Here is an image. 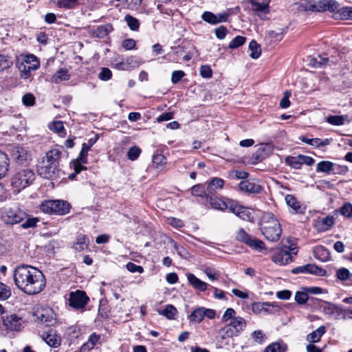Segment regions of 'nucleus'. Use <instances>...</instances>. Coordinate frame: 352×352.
<instances>
[{"instance_id": "f257e3e1", "label": "nucleus", "mask_w": 352, "mask_h": 352, "mask_svg": "<svg viewBox=\"0 0 352 352\" xmlns=\"http://www.w3.org/2000/svg\"><path fill=\"white\" fill-rule=\"evenodd\" d=\"M13 276L16 287L28 295L38 294L45 287V278L42 272L31 265L17 266Z\"/></svg>"}, {"instance_id": "f03ea898", "label": "nucleus", "mask_w": 352, "mask_h": 352, "mask_svg": "<svg viewBox=\"0 0 352 352\" xmlns=\"http://www.w3.org/2000/svg\"><path fill=\"white\" fill-rule=\"evenodd\" d=\"M258 226L263 235L270 241H277L282 234L280 223L272 212H265L262 214Z\"/></svg>"}, {"instance_id": "7ed1b4c3", "label": "nucleus", "mask_w": 352, "mask_h": 352, "mask_svg": "<svg viewBox=\"0 0 352 352\" xmlns=\"http://www.w3.org/2000/svg\"><path fill=\"white\" fill-rule=\"evenodd\" d=\"M35 179L33 170L29 168L17 170L12 176L11 184L16 192H20L30 185Z\"/></svg>"}, {"instance_id": "20e7f679", "label": "nucleus", "mask_w": 352, "mask_h": 352, "mask_svg": "<svg viewBox=\"0 0 352 352\" xmlns=\"http://www.w3.org/2000/svg\"><path fill=\"white\" fill-rule=\"evenodd\" d=\"M40 208L45 213L63 215L69 212L70 205L63 200H47L41 203Z\"/></svg>"}, {"instance_id": "39448f33", "label": "nucleus", "mask_w": 352, "mask_h": 352, "mask_svg": "<svg viewBox=\"0 0 352 352\" xmlns=\"http://www.w3.org/2000/svg\"><path fill=\"white\" fill-rule=\"evenodd\" d=\"M296 248H288L286 246L276 250L272 260L279 265H287L293 261V256L296 255Z\"/></svg>"}, {"instance_id": "423d86ee", "label": "nucleus", "mask_w": 352, "mask_h": 352, "mask_svg": "<svg viewBox=\"0 0 352 352\" xmlns=\"http://www.w3.org/2000/svg\"><path fill=\"white\" fill-rule=\"evenodd\" d=\"M27 214L17 208H6L1 212V219L7 224H16L21 222Z\"/></svg>"}, {"instance_id": "0eeeda50", "label": "nucleus", "mask_w": 352, "mask_h": 352, "mask_svg": "<svg viewBox=\"0 0 352 352\" xmlns=\"http://www.w3.org/2000/svg\"><path fill=\"white\" fill-rule=\"evenodd\" d=\"M237 241L243 242L257 250H262L265 248V243L262 241L256 238H252L243 228H239L236 234Z\"/></svg>"}, {"instance_id": "6e6552de", "label": "nucleus", "mask_w": 352, "mask_h": 352, "mask_svg": "<svg viewBox=\"0 0 352 352\" xmlns=\"http://www.w3.org/2000/svg\"><path fill=\"white\" fill-rule=\"evenodd\" d=\"M89 300L85 292L77 290L69 294V305L76 309H82L86 306Z\"/></svg>"}, {"instance_id": "1a4fd4ad", "label": "nucleus", "mask_w": 352, "mask_h": 352, "mask_svg": "<svg viewBox=\"0 0 352 352\" xmlns=\"http://www.w3.org/2000/svg\"><path fill=\"white\" fill-rule=\"evenodd\" d=\"M3 323L8 330L20 331L23 328L24 320L17 314H10L3 317Z\"/></svg>"}, {"instance_id": "9d476101", "label": "nucleus", "mask_w": 352, "mask_h": 352, "mask_svg": "<svg viewBox=\"0 0 352 352\" xmlns=\"http://www.w3.org/2000/svg\"><path fill=\"white\" fill-rule=\"evenodd\" d=\"M58 166L42 162V164L38 168L37 171L38 175L43 178L54 179L59 177Z\"/></svg>"}, {"instance_id": "9b49d317", "label": "nucleus", "mask_w": 352, "mask_h": 352, "mask_svg": "<svg viewBox=\"0 0 352 352\" xmlns=\"http://www.w3.org/2000/svg\"><path fill=\"white\" fill-rule=\"evenodd\" d=\"M247 326L246 320L241 316H237L230 320L223 327L228 330L234 337L239 336Z\"/></svg>"}, {"instance_id": "f8f14e48", "label": "nucleus", "mask_w": 352, "mask_h": 352, "mask_svg": "<svg viewBox=\"0 0 352 352\" xmlns=\"http://www.w3.org/2000/svg\"><path fill=\"white\" fill-rule=\"evenodd\" d=\"M292 272L294 274H310L316 276H323L326 274V270L314 264H307L294 268Z\"/></svg>"}, {"instance_id": "ddd939ff", "label": "nucleus", "mask_w": 352, "mask_h": 352, "mask_svg": "<svg viewBox=\"0 0 352 352\" xmlns=\"http://www.w3.org/2000/svg\"><path fill=\"white\" fill-rule=\"evenodd\" d=\"M36 316L37 320L46 326H52L55 323V314L53 310L49 307L37 310Z\"/></svg>"}, {"instance_id": "4468645a", "label": "nucleus", "mask_w": 352, "mask_h": 352, "mask_svg": "<svg viewBox=\"0 0 352 352\" xmlns=\"http://www.w3.org/2000/svg\"><path fill=\"white\" fill-rule=\"evenodd\" d=\"M234 337L225 327L221 328L215 338V344L217 349H223L230 345V339Z\"/></svg>"}, {"instance_id": "2eb2a0df", "label": "nucleus", "mask_w": 352, "mask_h": 352, "mask_svg": "<svg viewBox=\"0 0 352 352\" xmlns=\"http://www.w3.org/2000/svg\"><path fill=\"white\" fill-rule=\"evenodd\" d=\"M251 8L260 17L267 14L270 11L269 3L261 0H249Z\"/></svg>"}, {"instance_id": "dca6fc26", "label": "nucleus", "mask_w": 352, "mask_h": 352, "mask_svg": "<svg viewBox=\"0 0 352 352\" xmlns=\"http://www.w3.org/2000/svg\"><path fill=\"white\" fill-rule=\"evenodd\" d=\"M339 7V3L335 0H320L316 1V12L330 11L336 12Z\"/></svg>"}, {"instance_id": "f3484780", "label": "nucleus", "mask_w": 352, "mask_h": 352, "mask_svg": "<svg viewBox=\"0 0 352 352\" xmlns=\"http://www.w3.org/2000/svg\"><path fill=\"white\" fill-rule=\"evenodd\" d=\"M89 245V238L84 234L79 233L77 234L76 239L73 242L72 248L76 252H82L87 250Z\"/></svg>"}, {"instance_id": "a211bd4d", "label": "nucleus", "mask_w": 352, "mask_h": 352, "mask_svg": "<svg viewBox=\"0 0 352 352\" xmlns=\"http://www.w3.org/2000/svg\"><path fill=\"white\" fill-rule=\"evenodd\" d=\"M334 224V218L333 217H325L322 219H318L314 221V226L319 232L328 230Z\"/></svg>"}, {"instance_id": "6ab92c4d", "label": "nucleus", "mask_w": 352, "mask_h": 352, "mask_svg": "<svg viewBox=\"0 0 352 352\" xmlns=\"http://www.w3.org/2000/svg\"><path fill=\"white\" fill-rule=\"evenodd\" d=\"M278 308V305L271 302H254L252 305V310L256 314L264 313H272V309Z\"/></svg>"}, {"instance_id": "aec40b11", "label": "nucleus", "mask_w": 352, "mask_h": 352, "mask_svg": "<svg viewBox=\"0 0 352 352\" xmlns=\"http://www.w3.org/2000/svg\"><path fill=\"white\" fill-rule=\"evenodd\" d=\"M113 30V26L111 24L107 23L98 26L95 29L90 30L89 33L94 37L103 38L111 32Z\"/></svg>"}, {"instance_id": "412c9836", "label": "nucleus", "mask_w": 352, "mask_h": 352, "mask_svg": "<svg viewBox=\"0 0 352 352\" xmlns=\"http://www.w3.org/2000/svg\"><path fill=\"white\" fill-rule=\"evenodd\" d=\"M28 63H21L19 66V69L21 72V77L23 79L29 78L32 72L36 71L40 65L39 62L34 61L32 66L28 65Z\"/></svg>"}, {"instance_id": "4be33fe9", "label": "nucleus", "mask_w": 352, "mask_h": 352, "mask_svg": "<svg viewBox=\"0 0 352 352\" xmlns=\"http://www.w3.org/2000/svg\"><path fill=\"white\" fill-rule=\"evenodd\" d=\"M224 185V181L221 178L214 177L208 184L207 187V197L209 195H213L217 190H221Z\"/></svg>"}, {"instance_id": "5701e85b", "label": "nucleus", "mask_w": 352, "mask_h": 352, "mask_svg": "<svg viewBox=\"0 0 352 352\" xmlns=\"http://www.w3.org/2000/svg\"><path fill=\"white\" fill-rule=\"evenodd\" d=\"M12 157L19 164H23L30 160V155L25 149L22 147L16 146L12 150Z\"/></svg>"}, {"instance_id": "b1692460", "label": "nucleus", "mask_w": 352, "mask_h": 352, "mask_svg": "<svg viewBox=\"0 0 352 352\" xmlns=\"http://www.w3.org/2000/svg\"><path fill=\"white\" fill-rule=\"evenodd\" d=\"M44 341L51 347L57 348L60 345L61 339L54 332L50 331L49 333H43L42 336Z\"/></svg>"}, {"instance_id": "393cba45", "label": "nucleus", "mask_w": 352, "mask_h": 352, "mask_svg": "<svg viewBox=\"0 0 352 352\" xmlns=\"http://www.w3.org/2000/svg\"><path fill=\"white\" fill-rule=\"evenodd\" d=\"M186 276L188 283L195 289H198L201 292H204L207 289L208 284L199 279L193 274L188 273L186 274Z\"/></svg>"}, {"instance_id": "a878e982", "label": "nucleus", "mask_w": 352, "mask_h": 352, "mask_svg": "<svg viewBox=\"0 0 352 352\" xmlns=\"http://www.w3.org/2000/svg\"><path fill=\"white\" fill-rule=\"evenodd\" d=\"M239 188L243 192L250 193H258L261 190L260 185L249 180L241 182Z\"/></svg>"}, {"instance_id": "bb28decb", "label": "nucleus", "mask_w": 352, "mask_h": 352, "mask_svg": "<svg viewBox=\"0 0 352 352\" xmlns=\"http://www.w3.org/2000/svg\"><path fill=\"white\" fill-rule=\"evenodd\" d=\"M61 153L59 149L53 148L46 153L45 158L43 162L59 165Z\"/></svg>"}, {"instance_id": "cd10ccee", "label": "nucleus", "mask_w": 352, "mask_h": 352, "mask_svg": "<svg viewBox=\"0 0 352 352\" xmlns=\"http://www.w3.org/2000/svg\"><path fill=\"white\" fill-rule=\"evenodd\" d=\"M324 305L322 306V312L325 315L333 316L334 314H337V316H340L343 313V309L336 305L329 302H324Z\"/></svg>"}, {"instance_id": "c85d7f7f", "label": "nucleus", "mask_w": 352, "mask_h": 352, "mask_svg": "<svg viewBox=\"0 0 352 352\" xmlns=\"http://www.w3.org/2000/svg\"><path fill=\"white\" fill-rule=\"evenodd\" d=\"M70 78L69 72L66 69H60L53 76H52L50 82L58 84L62 81L68 80Z\"/></svg>"}, {"instance_id": "c756f323", "label": "nucleus", "mask_w": 352, "mask_h": 352, "mask_svg": "<svg viewBox=\"0 0 352 352\" xmlns=\"http://www.w3.org/2000/svg\"><path fill=\"white\" fill-rule=\"evenodd\" d=\"M10 166V160L8 155L0 151V179L6 176Z\"/></svg>"}, {"instance_id": "7c9ffc66", "label": "nucleus", "mask_w": 352, "mask_h": 352, "mask_svg": "<svg viewBox=\"0 0 352 352\" xmlns=\"http://www.w3.org/2000/svg\"><path fill=\"white\" fill-rule=\"evenodd\" d=\"M324 326H320L316 330L307 336V340L310 343H316L320 340L322 335L325 333Z\"/></svg>"}, {"instance_id": "2f4dec72", "label": "nucleus", "mask_w": 352, "mask_h": 352, "mask_svg": "<svg viewBox=\"0 0 352 352\" xmlns=\"http://www.w3.org/2000/svg\"><path fill=\"white\" fill-rule=\"evenodd\" d=\"M100 336L93 333L89 338L87 342L81 346V351L85 352L91 350L99 342Z\"/></svg>"}, {"instance_id": "473e14b6", "label": "nucleus", "mask_w": 352, "mask_h": 352, "mask_svg": "<svg viewBox=\"0 0 352 352\" xmlns=\"http://www.w3.org/2000/svg\"><path fill=\"white\" fill-rule=\"evenodd\" d=\"M207 199L209 201L211 208L214 210L223 211L226 209V200H222L218 197L208 196Z\"/></svg>"}, {"instance_id": "72a5a7b5", "label": "nucleus", "mask_w": 352, "mask_h": 352, "mask_svg": "<svg viewBox=\"0 0 352 352\" xmlns=\"http://www.w3.org/2000/svg\"><path fill=\"white\" fill-rule=\"evenodd\" d=\"M336 18H339L342 20H352V7H338V10L334 12Z\"/></svg>"}, {"instance_id": "f704fd0d", "label": "nucleus", "mask_w": 352, "mask_h": 352, "mask_svg": "<svg viewBox=\"0 0 352 352\" xmlns=\"http://www.w3.org/2000/svg\"><path fill=\"white\" fill-rule=\"evenodd\" d=\"M235 215L247 221H252L254 219V215L252 210L250 208H245L243 206H241Z\"/></svg>"}, {"instance_id": "c9c22d12", "label": "nucleus", "mask_w": 352, "mask_h": 352, "mask_svg": "<svg viewBox=\"0 0 352 352\" xmlns=\"http://www.w3.org/2000/svg\"><path fill=\"white\" fill-rule=\"evenodd\" d=\"M285 199L287 206L292 208L296 212H302L300 204L294 195H287L285 196Z\"/></svg>"}, {"instance_id": "e433bc0d", "label": "nucleus", "mask_w": 352, "mask_h": 352, "mask_svg": "<svg viewBox=\"0 0 352 352\" xmlns=\"http://www.w3.org/2000/svg\"><path fill=\"white\" fill-rule=\"evenodd\" d=\"M296 4L300 11L316 12V1L314 0H305Z\"/></svg>"}, {"instance_id": "4c0bfd02", "label": "nucleus", "mask_w": 352, "mask_h": 352, "mask_svg": "<svg viewBox=\"0 0 352 352\" xmlns=\"http://www.w3.org/2000/svg\"><path fill=\"white\" fill-rule=\"evenodd\" d=\"M287 348L283 342H273L265 348L264 352H286Z\"/></svg>"}, {"instance_id": "58836bf2", "label": "nucleus", "mask_w": 352, "mask_h": 352, "mask_svg": "<svg viewBox=\"0 0 352 352\" xmlns=\"http://www.w3.org/2000/svg\"><path fill=\"white\" fill-rule=\"evenodd\" d=\"M314 254L316 258L322 261H326L329 258V252L322 246L316 247L314 250Z\"/></svg>"}, {"instance_id": "ea45409f", "label": "nucleus", "mask_w": 352, "mask_h": 352, "mask_svg": "<svg viewBox=\"0 0 352 352\" xmlns=\"http://www.w3.org/2000/svg\"><path fill=\"white\" fill-rule=\"evenodd\" d=\"M153 164L155 168L162 170L166 164V158L162 154H156L153 157Z\"/></svg>"}, {"instance_id": "a19ab883", "label": "nucleus", "mask_w": 352, "mask_h": 352, "mask_svg": "<svg viewBox=\"0 0 352 352\" xmlns=\"http://www.w3.org/2000/svg\"><path fill=\"white\" fill-rule=\"evenodd\" d=\"M204 318V307H199L194 310L190 316V322L199 323Z\"/></svg>"}, {"instance_id": "79ce46f5", "label": "nucleus", "mask_w": 352, "mask_h": 352, "mask_svg": "<svg viewBox=\"0 0 352 352\" xmlns=\"http://www.w3.org/2000/svg\"><path fill=\"white\" fill-rule=\"evenodd\" d=\"M124 21L127 25L132 31H137L140 27V23L138 20L130 14H126L124 16Z\"/></svg>"}, {"instance_id": "37998d69", "label": "nucleus", "mask_w": 352, "mask_h": 352, "mask_svg": "<svg viewBox=\"0 0 352 352\" xmlns=\"http://www.w3.org/2000/svg\"><path fill=\"white\" fill-rule=\"evenodd\" d=\"M333 164L329 161H322L317 164V172L329 173L333 170Z\"/></svg>"}, {"instance_id": "c03bdc74", "label": "nucleus", "mask_w": 352, "mask_h": 352, "mask_svg": "<svg viewBox=\"0 0 352 352\" xmlns=\"http://www.w3.org/2000/svg\"><path fill=\"white\" fill-rule=\"evenodd\" d=\"M50 129L58 133L60 137H65L66 132L64 128L63 122L60 120L53 122Z\"/></svg>"}, {"instance_id": "a18cd8bd", "label": "nucleus", "mask_w": 352, "mask_h": 352, "mask_svg": "<svg viewBox=\"0 0 352 352\" xmlns=\"http://www.w3.org/2000/svg\"><path fill=\"white\" fill-rule=\"evenodd\" d=\"M249 49L251 50L250 57L256 59L258 58L261 53L260 45L254 41L252 40L249 43Z\"/></svg>"}, {"instance_id": "49530a36", "label": "nucleus", "mask_w": 352, "mask_h": 352, "mask_svg": "<svg viewBox=\"0 0 352 352\" xmlns=\"http://www.w3.org/2000/svg\"><path fill=\"white\" fill-rule=\"evenodd\" d=\"M307 293L303 289L301 291L296 292L294 296L295 301L300 305L306 304L309 298Z\"/></svg>"}, {"instance_id": "de8ad7c7", "label": "nucleus", "mask_w": 352, "mask_h": 352, "mask_svg": "<svg viewBox=\"0 0 352 352\" xmlns=\"http://www.w3.org/2000/svg\"><path fill=\"white\" fill-rule=\"evenodd\" d=\"M287 165L295 169H300L302 167L301 162L298 156H288L285 158Z\"/></svg>"}, {"instance_id": "09e8293b", "label": "nucleus", "mask_w": 352, "mask_h": 352, "mask_svg": "<svg viewBox=\"0 0 352 352\" xmlns=\"http://www.w3.org/2000/svg\"><path fill=\"white\" fill-rule=\"evenodd\" d=\"M12 65V58L0 53V72L8 69Z\"/></svg>"}, {"instance_id": "8fccbe9b", "label": "nucleus", "mask_w": 352, "mask_h": 352, "mask_svg": "<svg viewBox=\"0 0 352 352\" xmlns=\"http://www.w3.org/2000/svg\"><path fill=\"white\" fill-rule=\"evenodd\" d=\"M159 313L161 315L165 316L168 319H173L177 311L172 305H168L164 309L160 311Z\"/></svg>"}, {"instance_id": "3c124183", "label": "nucleus", "mask_w": 352, "mask_h": 352, "mask_svg": "<svg viewBox=\"0 0 352 352\" xmlns=\"http://www.w3.org/2000/svg\"><path fill=\"white\" fill-rule=\"evenodd\" d=\"M346 116H330L327 118V122L335 126H341L344 124Z\"/></svg>"}, {"instance_id": "603ef678", "label": "nucleus", "mask_w": 352, "mask_h": 352, "mask_svg": "<svg viewBox=\"0 0 352 352\" xmlns=\"http://www.w3.org/2000/svg\"><path fill=\"white\" fill-rule=\"evenodd\" d=\"M201 19L212 25H217L218 24V21H217V14H214L212 12L209 11H205L202 15Z\"/></svg>"}, {"instance_id": "864d4df0", "label": "nucleus", "mask_w": 352, "mask_h": 352, "mask_svg": "<svg viewBox=\"0 0 352 352\" xmlns=\"http://www.w3.org/2000/svg\"><path fill=\"white\" fill-rule=\"evenodd\" d=\"M78 4V0H58L57 5L60 8L71 9Z\"/></svg>"}, {"instance_id": "5fc2aeb1", "label": "nucleus", "mask_w": 352, "mask_h": 352, "mask_svg": "<svg viewBox=\"0 0 352 352\" xmlns=\"http://www.w3.org/2000/svg\"><path fill=\"white\" fill-rule=\"evenodd\" d=\"M246 41L245 37L242 36H236L229 43L228 47L230 49H235L243 45Z\"/></svg>"}, {"instance_id": "6e6d98bb", "label": "nucleus", "mask_w": 352, "mask_h": 352, "mask_svg": "<svg viewBox=\"0 0 352 352\" xmlns=\"http://www.w3.org/2000/svg\"><path fill=\"white\" fill-rule=\"evenodd\" d=\"M336 276L340 280H346L350 279L352 274L347 268L342 267L337 270Z\"/></svg>"}, {"instance_id": "4d7b16f0", "label": "nucleus", "mask_w": 352, "mask_h": 352, "mask_svg": "<svg viewBox=\"0 0 352 352\" xmlns=\"http://www.w3.org/2000/svg\"><path fill=\"white\" fill-rule=\"evenodd\" d=\"M236 311L232 308H228L225 311L224 314H223L221 317V322H230V320H234V318H236Z\"/></svg>"}, {"instance_id": "13d9d810", "label": "nucleus", "mask_w": 352, "mask_h": 352, "mask_svg": "<svg viewBox=\"0 0 352 352\" xmlns=\"http://www.w3.org/2000/svg\"><path fill=\"white\" fill-rule=\"evenodd\" d=\"M11 295L10 287L6 284L0 282V300H5Z\"/></svg>"}, {"instance_id": "bf43d9fd", "label": "nucleus", "mask_w": 352, "mask_h": 352, "mask_svg": "<svg viewBox=\"0 0 352 352\" xmlns=\"http://www.w3.org/2000/svg\"><path fill=\"white\" fill-rule=\"evenodd\" d=\"M340 212L345 217H352V204L350 202H346L340 209Z\"/></svg>"}, {"instance_id": "052dcab7", "label": "nucleus", "mask_w": 352, "mask_h": 352, "mask_svg": "<svg viewBox=\"0 0 352 352\" xmlns=\"http://www.w3.org/2000/svg\"><path fill=\"white\" fill-rule=\"evenodd\" d=\"M226 209H228L231 212L236 214L237 210L241 205H239L236 201L232 199L226 200Z\"/></svg>"}, {"instance_id": "680f3d73", "label": "nucleus", "mask_w": 352, "mask_h": 352, "mask_svg": "<svg viewBox=\"0 0 352 352\" xmlns=\"http://www.w3.org/2000/svg\"><path fill=\"white\" fill-rule=\"evenodd\" d=\"M214 32L217 38L223 40L226 38V35L228 34V30L225 26L220 25L214 29Z\"/></svg>"}, {"instance_id": "e2e57ef3", "label": "nucleus", "mask_w": 352, "mask_h": 352, "mask_svg": "<svg viewBox=\"0 0 352 352\" xmlns=\"http://www.w3.org/2000/svg\"><path fill=\"white\" fill-rule=\"evenodd\" d=\"M191 192L192 195L195 196H207V190H205L204 187L200 184L195 185L194 186H192L191 188Z\"/></svg>"}, {"instance_id": "0e129e2a", "label": "nucleus", "mask_w": 352, "mask_h": 352, "mask_svg": "<svg viewBox=\"0 0 352 352\" xmlns=\"http://www.w3.org/2000/svg\"><path fill=\"white\" fill-rule=\"evenodd\" d=\"M251 338L255 342L262 344L264 341L265 334L261 330H256L251 333Z\"/></svg>"}, {"instance_id": "69168bd1", "label": "nucleus", "mask_w": 352, "mask_h": 352, "mask_svg": "<svg viewBox=\"0 0 352 352\" xmlns=\"http://www.w3.org/2000/svg\"><path fill=\"white\" fill-rule=\"evenodd\" d=\"M330 143H331V140H329V139L322 140L320 138H312V142H311V146H315L317 148H320V147H323L324 146H327V145L330 144Z\"/></svg>"}, {"instance_id": "338daca9", "label": "nucleus", "mask_w": 352, "mask_h": 352, "mask_svg": "<svg viewBox=\"0 0 352 352\" xmlns=\"http://www.w3.org/2000/svg\"><path fill=\"white\" fill-rule=\"evenodd\" d=\"M22 102L25 106H33L35 103V97L32 94H26L22 97Z\"/></svg>"}, {"instance_id": "774afa93", "label": "nucleus", "mask_w": 352, "mask_h": 352, "mask_svg": "<svg viewBox=\"0 0 352 352\" xmlns=\"http://www.w3.org/2000/svg\"><path fill=\"white\" fill-rule=\"evenodd\" d=\"M140 152L141 151L138 147H131L127 153L128 158L132 161H134L139 157Z\"/></svg>"}]
</instances>
